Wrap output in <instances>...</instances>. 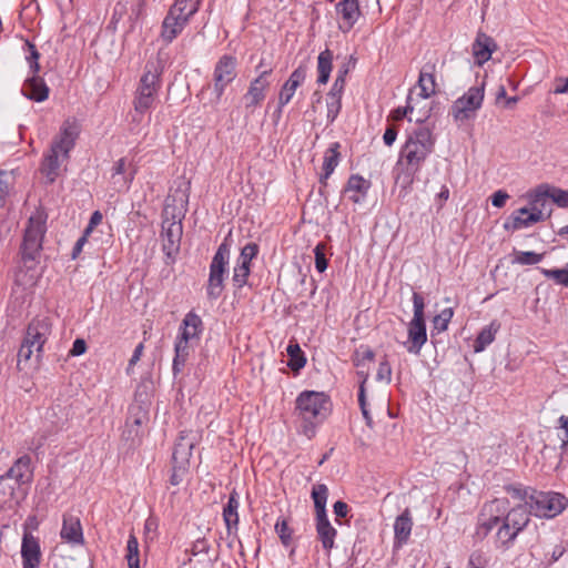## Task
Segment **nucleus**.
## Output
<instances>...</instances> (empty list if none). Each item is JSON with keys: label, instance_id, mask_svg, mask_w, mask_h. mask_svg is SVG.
Returning <instances> with one entry per match:
<instances>
[{"label": "nucleus", "instance_id": "obj_58", "mask_svg": "<svg viewBox=\"0 0 568 568\" xmlns=\"http://www.w3.org/2000/svg\"><path fill=\"white\" fill-rule=\"evenodd\" d=\"M523 227H528L526 217L517 215L516 213H513L504 224V229L507 231H516Z\"/></svg>", "mask_w": 568, "mask_h": 568}, {"label": "nucleus", "instance_id": "obj_28", "mask_svg": "<svg viewBox=\"0 0 568 568\" xmlns=\"http://www.w3.org/2000/svg\"><path fill=\"white\" fill-rule=\"evenodd\" d=\"M417 87L419 88V97L423 99H428L432 95L436 94L437 91V82H436V63L435 62H426L418 75Z\"/></svg>", "mask_w": 568, "mask_h": 568}, {"label": "nucleus", "instance_id": "obj_6", "mask_svg": "<svg viewBox=\"0 0 568 568\" xmlns=\"http://www.w3.org/2000/svg\"><path fill=\"white\" fill-rule=\"evenodd\" d=\"M162 73L163 65L159 59L145 63L133 100L138 113L143 114L153 106L162 87Z\"/></svg>", "mask_w": 568, "mask_h": 568}, {"label": "nucleus", "instance_id": "obj_3", "mask_svg": "<svg viewBox=\"0 0 568 568\" xmlns=\"http://www.w3.org/2000/svg\"><path fill=\"white\" fill-rule=\"evenodd\" d=\"M80 135V125L74 119L65 120L60 126L59 133L53 138L50 149L44 153L41 162V172L50 183L59 176L61 162L70 159V152L74 149Z\"/></svg>", "mask_w": 568, "mask_h": 568}, {"label": "nucleus", "instance_id": "obj_8", "mask_svg": "<svg viewBox=\"0 0 568 568\" xmlns=\"http://www.w3.org/2000/svg\"><path fill=\"white\" fill-rule=\"evenodd\" d=\"M23 52L26 53V60L32 72V75L24 81L22 87V94L29 100L43 102L49 98L50 89L43 78L38 75L40 71V53L37 47L29 40L24 41Z\"/></svg>", "mask_w": 568, "mask_h": 568}, {"label": "nucleus", "instance_id": "obj_49", "mask_svg": "<svg viewBox=\"0 0 568 568\" xmlns=\"http://www.w3.org/2000/svg\"><path fill=\"white\" fill-rule=\"evenodd\" d=\"M540 273L556 284L568 287V268H540Z\"/></svg>", "mask_w": 568, "mask_h": 568}, {"label": "nucleus", "instance_id": "obj_54", "mask_svg": "<svg viewBox=\"0 0 568 568\" xmlns=\"http://www.w3.org/2000/svg\"><path fill=\"white\" fill-rule=\"evenodd\" d=\"M313 251L315 255V268L317 272L323 273L328 266V260L325 254L326 245L321 242L314 247Z\"/></svg>", "mask_w": 568, "mask_h": 568}, {"label": "nucleus", "instance_id": "obj_24", "mask_svg": "<svg viewBox=\"0 0 568 568\" xmlns=\"http://www.w3.org/2000/svg\"><path fill=\"white\" fill-rule=\"evenodd\" d=\"M371 186L372 183L369 180H366L359 174H352L348 178L342 194L346 195L351 202L361 204L365 201Z\"/></svg>", "mask_w": 568, "mask_h": 568}, {"label": "nucleus", "instance_id": "obj_37", "mask_svg": "<svg viewBox=\"0 0 568 568\" xmlns=\"http://www.w3.org/2000/svg\"><path fill=\"white\" fill-rule=\"evenodd\" d=\"M231 233L224 239V241L219 245L212 261L210 267L217 268L219 271L229 273V263H230V244Z\"/></svg>", "mask_w": 568, "mask_h": 568}, {"label": "nucleus", "instance_id": "obj_7", "mask_svg": "<svg viewBox=\"0 0 568 568\" xmlns=\"http://www.w3.org/2000/svg\"><path fill=\"white\" fill-rule=\"evenodd\" d=\"M311 497L315 510L316 537L325 554L329 556L332 549L335 547L337 530L333 527L327 517L326 503L328 498V487L325 484H315L312 488Z\"/></svg>", "mask_w": 568, "mask_h": 568}, {"label": "nucleus", "instance_id": "obj_55", "mask_svg": "<svg viewBox=\"0 0 568 568\" xmlns=\"http://www.w3.org/2000/svg\"><path fill=\"white\" fill-rule=\"evenodd\" d=\"M189 471L187 464L172 463V473L170 476V484L172 486L180 485Z\"/></svg>", "mask_w": 568, "mask_h": 568}, {"label": "nucleus", "instance_id": "obj_33", "mask_svg": "<svg viewBox=\"0 0 568 568\" xmlns=\"http://www.w3.org/2000/svg\"><path fill=\"white\" fill-rule=\"evenodd\" d=\"M202 0H175L169 8L168 13L173 14L176 19H183L187 26L193 16L200 10Z\"/></svg>", "mask_w": 568, "mask_h": 568}, {"label": "nucleus", "instance_id": "obj_62", "mask_svg": "<svg viewBox=\"0 0 568 568\" xmlns=\"http://www.w3.org/2000/svg\"><path fill=\"white\" fill-rule=\"evenodd\" d=\"M327 120L333 123L337 118L342 109V99H335V101H327Z\"/></svg>", "mask_w": 568, "mask_h": 568}, {"label": "nucleus", "instance_id": "obj_41", "mask_svg": "<svg viewBox=\"0 0 568 568\" xmlns=\"http://www.w3.org/2000/svg\"><path fill=\"white\" fill-rule=\"evenodd\" d=\"M286 352L288 355L287 366L293 372H300L306 365V357L298 343L291 341Z\"/></svg>", "mask_w": 568, "mask_h": 568}, {"label": "nucleus", "instance_id": "obj_12", "mask_svg": "<svg viewBox=\"0 0 568 568\" xmlns=\"http://www.w3.org/2000/svg\"><path fill=\"white\" fill-rule=\"evenodd\" d=\"M507 507H509V500L507 498H495L485 503L478 515L476 536L484 539L496 526H500L503 515L506 513Z\"/></svg>", "mask_w": 568, "mask_h": 568}, {"label": "nucleus", "instance_id": "obj_23", "mask_svg": "<svg viewBox=\"0 0 568 568\" xmlns=\"http://www.w3.org/2000/svg\"><path fill=\"white\" fill-rule=\"evenodd\" d=\"M211 544L205 537L197 538L191 545L187 552L195 558L194 568H213L219 555H211Z\"/></svg>", "mask_w": 568, "mask_h": 568}, {"label": "nucleus", "instance_id": "obj_50", "mask_svg": "<svg viewBox=\"0 0 568 568\" xmlns=\"http://www.w3.org/2000/svg\"><path fill=\"white\" fill-rule=\"evenodd\" d=\"M12 172L0 169V206H4L6 199L12 185Z\"/></svg>", "mask_w": 568, "mask_h": 568}, {"label": "nucleus", "instance_id": "obj_63", "mask_svg": "<svg viewBox=\"0 0 568 568\" xmlns=\"http://www.w3.org/2000/svg\"><path fill=\"white\" fill-rule=\"evenodd\" d=\"M486 558L481 551H474L468 559V568H485Z\"/></svg>", "mask_w": 568, "mask_h": 568}, {"label": "nucleus", "instance_id": "obj_27", "mask_svg": "<svg viewBox=\"0 0 568 568\" xmlns=\"http://www.w3.org/2000/svg\"><path fill=\"white\" fill-rule=\"evenodd\" d=\"M335 9L342 17L343 22L339 24V29L343 32H348L362 16L358 0H339Z\"/></svg>", "mask_w": 568, "mask_h": 568}, {"label": "nucleus", "instance_id": "obj_57", "mask_svg": "<svg viewBox=\"0 0 568 568\" xmlns=\"http://www.w3.org/2000/svg\"><path fill=\"white\" fill-rule=\"evenodd\" d=\"M551 202L559 207H568V190H561L550 185Z\"/></svg>", "mask_w": 568, "mask_h": 568}, {"label": "nucleus", "instance_id": "obj_56", "mask_svg": "<svg viewBox=\"0 0 568 568\" xmlns=\"http://www.w3.org/2000/svg\"><path fill=\"white\" fill-rule=\"evenodd\" d=\"M412 100H413L412 95L408 94L406 105L398 106V108L394 109L390 112L389 118L393 121H402L404 118H406L409 113H412L414 111V106L412 105Z\"/></svg>", "mask_w": 568, "mask_h": 568}, {"label": "nucleus", "instance_id": "obj_53", "mask_svg": "<svg viewBox=\"0 0 568 568\" xmlns=\"http://www.w3.org/2000/svg\"><path fill=\"white\" fill-rule=\"evenodd\" d=\"M376 381L386 384L392 383V366L386 354L382 357L378 364V368L376 372Z\"/></svg>", "mask_w": 568, "mask_h": 568}, {"label": "nucleus", "instance_id": "obj_36", "mask_svg": "<svg viewBox=\"0 0 568 568\" xmlns=\"http://www.w3.org/2000/svg\"><path fill=\"white\" fill-rule=\"evenodd\" d=\"M229 273L210 267L209 280L206 283V296L210 301H216L224 291V280Z\"/></svg>", "mask_w": 568, "mask_h": 568}, {"label": "nucleus", "instance_id": "obj_51", "mask_svg": "<svg viewBox=\"0 0 568 568\" xmlns=\"http://www.w3.org/2000/svg\"><path fill=\"white\" fill-rule=\"evenodd\" d=\"M375 359V352L368 346H361L352 356L354 366L362 367L365 362H373Z\"/></svg>", "mask_w": 568, "mask_h": 568}, {"label": "nucleus", "instance_id": "obj_16", "mask_svg": "<svg viewBox=\"0 0 568 568\" xmlns=\"http://www.w3.org/2000/svg\"><path fill=\"white\" fill-rule=\"evenodd\" d=\"M149 422V409L142 403H134L129 407L123 436L133 444L142 437L141 427Z\"/></svg>", "mask_w": 568, "mask_h": 568}, {"label": "nucleus", "instance_id": "obj_32", "mask_svg": "<svg viewBox=\"0 0 568 568\" xmlns=\"http://www.w3.org/2000/svg\"><path fill=\"white\" fill-rule=\"evenodd\" d=\"M413 528L410 510L406 508L394 523V540L400 547L407 544Z\"/></svg>", "mask_w": 568, "mask_h": 568}, {"label": "nucleus", "instance_id": "obj_39", "mask_svg": "<svg viewBox=\"0 0 568 568\" xmlns=\"http://www.w3.org/2000/svg\"><path fill=\"white\" fill-rule=\"evenodd\" d=\"M499 329V324L491 322L488 326L484 327L477 335L474 342V351L476 353L483 352L495 339V335Z\"/></svg>", "mask_w": 568, "mask_h": 568}, {"label": "nucleus", "instance_id": "obj_14", "mask_svg": "<svg viewBox=\"0 0 568 568\" xmlns=\"http://www.w3.org/2000/svg\"><path fill=\"white\" fill-rule=\"evenodd\" d=\"M237 64V58L233 54H223L216 61L213 70V84L217 99H221L226 87L236 79Z\"/></svg>", "mask_w": 568, "mask_h": 568}, {"label": "nucleus", "instance_id": "obj_44", "mask_svg": "<svg viewBox=\"0 0 568 568\" xmlns=\"http://www.w3.org/2000/svg\"><path fill=\"white\" fill-rule=\"evenodd\" d=\"M555 432L561 453L568 452V416L561 415L558 418Z\"/></svg>", "mask_w": 568, "mask_h": 568}, {"label": "nucleus", "instance_id": "obj_1", "mask_svg": "<svg viewBox=\"0 0 568 568\" xmlns=\"http://www.w3.org/2000/svg\"><path fill=\"white\" fill-rule=\"evenodd\" d=\"M435 138L428 126H419L408 134L400 148L396 169V183L409 187L422 170L427 158L433 153Z\"/></svg>", "mask_w": 568, "mask_h": 568}, {"label": "nucleus", "instance_id": "obj_35", "mask_svg": "<svg viewBox=\"0 0 568 568\" xmlns=\"http://www.w3.org/2000/svg\"><path fill=\"white\" fill-rule=\"evenodd\" d=\"M192 342L183 339L181 336H176L174 343V357L172 363V372L174 376H178L183 372L185 364L190 357Z\"/></svg>", "mask_w": 568, "mask_h": 568}, {"label": "nucleus", "instance_id": "obj_30", "mask_svg": "<svg viewBox=\"0 0 568 568\" xmlns=\"http://www.w3.org/2000/svg\"><path fill=\"white\" fill-rule=\"evenodd\" d=\"M239 494L233 489L230 494L226 505L223 507V520L229 535L236 534L239 530L240 516H239Z\"/></svg>", "mask_w": 568, "mask_h": 568}, {"label": "nucleus", "instance_id": "obj_21", "mask_svg": "<svg viewBox=\"0 0 568 568\" xmlns=\"http://www.w3.org/2000/svg\"><path fill=\"white\" fill-rule=\"evenodd\" d=\"M60 537L63 541L72 546L84 545V536L81 520L77 515H73L71 513L63 514Z\"/></svg>", "mask_w": 568, "mask_h": 568}, {"label": "nucleus", "instance_id": "obj_20", "mask_svg": "<svg viewBox=\"0 0 568 568\" xmlns=\"http://www.w3.org/2000/svg\"><path fill=\"white\" fill-rule=\"evenodd\" d=\"M33 477L34 469L32 466V459L28 454H24L14 460L7 473L0 477V480L14 479L18 486L22 487L30 486L33 481Z\"/></svg>", "mask_w": 568, "mask_h": 568}, {"label": "nucleus", "instance_id": "obj_45", "mask_svg": "<svg viewBox=\"0 0 568 568\" xmlns=\"http://www.w3.org/2000/svg\"><path fill=\"white\" fill-rule=\"evenodd\" d=\"M505 491L513 498L525 501L524 506H527V501H530V495L535 490L532 487H524L520 484H509L504 486Z\"/></svg>", "mask_w": 568, "mask_h": 568}, {"label": "nucleus", "instance_id": "obj_42", "mask_svg": "<svg viewBox=\"0 0 568 568\" xmlns=\"http://www.w3.org/2000/svg\"><path fill=\"white\" fill-rule=\"evenodd\" d=\"M59 432L60 428L57 425L39 429L28 443V449L37 454L44 446L45 442Z\"/></svg>", "mask_w": 568, "mask_h": 568}, {"label": "nucleus", "instance_id": "obj_4", "mask_svg": "<svg viewBox=\"0 0 568 568\" xmlns=\"http://www.w3.org/2000/svg\"><path fill=\"white\" fill-rule=\"evenodd\" d=\"M332 410L327 394L316 390H303L295 399V413L302 420V434L308 439L316 434V428L324 423Z\"/></svg>", "mask_w": 568, "mask_h": 568}, {"label": "nucleus", "instance_id": "obj_5", "mask_svg": "<svg viewBox=\"0 0 568 568\" xmlns=\"http://www.w3.org/2000/svg\"><path fill=\"white\" fill-rule=\"evenodd\" d=\"M52 332V324L48 317H34L27 326L24 336L18 351L17 367L22 371L34 355L36 364L41 362L43 346Z\"/></svg>", "mask_w": 568, "mask_h": 568}, {"label": "nucleus", "instance_id": "obj_60", "mask_svg": "<svg viewBox=\"0 0 568 568\" xmlns=\"http://www.w3.org/2000/svg\"><path fill=\"white\" fill-rule=\"evenodd\" d=\"M346 80H344L343 74H337L336 79L327 93V97H336V99H342Z\"/></svg>", "mask_w": 568, "mask_h": 568}, {"label": "nucleus", "instance_id": "obj_59", "mask_svg": "<svg viewBox=\"0 0 568 568\" xmlns=\"http://www.w3.org/2000/svg\"><path fill=\"white\" fill-rule=\"evenodd\" d=\"M551 212H552V209H549L547 213H544L537 209H530L528 216H526L528 226H531L532 224H536L538 222L546 221L547 219L550 217Z\"/></svg>", "mask_w": 568, "mask_h": 568}, {"label": "nucleus", "instance_id": "obj_40", "mask_svg": "<svg viewBox=\"0 0 568 568\" xmlns=\"http://www.w3.org/2000/svg\"><path fill=\"white\" fill-rule=\"evenodd\" d=\"M339 148L341 144L338 142H334L329 145V148L326 150L324 154L323 171L325 179H328L333 174L335 168L339 163Z\"/></svg>", "mask_w": 568, "mask_h": 568}, {"label": "nucleus", "instance_id": "obj_9", "mask_svg": "<svg viewBox=\"0 0 568 568\" xmlns=\"http://www.w3.org/2000/svg\"><path fill=\"white\" fill-rule=\"evenodd\" d=\"M529 508L519 504L508 508L503 515V523L498 527L496 537L503 547L509 548L517 536L525 530L530 521Z\"/></svg>", "mask_w": 568, "mask_h": 568}, {"label": "nucleus", "instance_id": "obj_31", "mask_svg": "<svg viewBox=\"0 0 568 568\" xmlns=\"http://www.w3.org/2000/svg\"><path fill=\"white\" fill-rule=\"evenodd\" d=\"M526 196L530 209H537L544 213L552 209L550 185L547 183L539 184L534 190H530L527 192Z\"/></svg>", "mask_w": 568, "mask_h": 568}, {"label": "nucleus", "instance_id": "obj_43", "mask_svg": "<svg viewBox=\"0 0 568 568\" xmlns=\"http://www.w3.org/2000/svg\"><path fill=\"white\" fill-rule=\"evenodd\" d=\"M125 559L128 561L129 568H140V550H139V541L135 537L134 532L129 535L126 541V555Z\"/></svg>", "mask_w": 568, "mask_h": 568}, {"label": "nucleus", "instance_id": "obj_25", "mask_svg": "<svg viewBox=\"0 0 568 568\" xmlns=\"http://www.w3.org/2000/svg\"><path fill=\"white\" fill-rule=\"evenodd\" d=\"M497 48L498 45L496 41L490 36L484 32H478L471 45L475 63L478 67H483L488 60H490L491 54L497 50Z\"/></svg>", "mask_w": 568, "mask_h": 568}, {"label": "nucleus", "instance_id": "obj_48", "mask_svg": "<svg viewBox=\"0 0 568 568\" xmlns=\"http://www.w3.org/2000/svg\"><path fill=\"white\" fill-rule=\"evenodd\" d=\"M454 315L453 308H444L439 314L434 316L433 318V331L432 336L434 335V332L442 333L447 329L448 324Z\"/></svg>", "mask_w": 568, "mask_h": 568}, {"label": "nucleus", "instance_id": "obj_2", "mask_svg": "<svg viewBox=\"0 0 568 568\" xmlns=\"http://www.w3.org/2000/svg\"><path fill=\"white\" fill-rule=\"evenodd\" d=\"M44 233V224L30 217L19 250L20 261L14 273L16 284L26 285L34 281V275L29 273L40 263Z\"/></svg>", "mask_w": 568, "mask_h": 568}, {"label": "nucleus", "instance_id": "obj_61", "mask_svg": "<svg viewBox=\"0 0 568 568\" xmlns=\"http://www.w3.org/2000/svg\"><path fill=\"white\" fill-rule=\"evenodd\" d=\"M357 397H358V405H359L362 415L365 419V423L369 428H373L374 423H373V417L367 407L366 395H363V393H362V394H358Z\"/></svg>", "mask_w": 568, "mask_h": 568}, {"label": "nucleus", "instance_id": "obj_38", "mask_svg": "<svg viewBox=\"0 0 568 568\" xmlns=\"http://www.w3.org/2000/svg\"><path fill=\"white\" fill-rule=\"evenodd\" d=\"M333 69V52L325 49L317 57V83L326 84Z\"/></svg>", "mask_w": 568, "mask_h": 568}, {"label": "nucleus", "instance_id": "obj_29", "mask_svg": "<svg viewBox=\"0 0 568 568\" xmlns=\"http://www.w3.org/2000/svg\"><path fill=\"white\" fill-rule=\"evenodd\" d=\"M195 436L192 432L182 430L179 434L172 454V463L187 464L195 446Z\"/></svg>", "mask_w": 568, "mask_h": 568}, {"label": "nucleus", "instance_id": "obj_64", "mask_svg": "<svg viewBox=\"0 0 568 568\" xmlns=\"http://www.w3.org/2000/svg\"><path fill=\"white\" fill-rule=\"evenodd\" d=\"M398 130L395 125H388L384 132L383 141L385 145L392 146L396 141Z\"/></svg>", "mask_w": 568, "mask_h": 568}, {"label": "nucleus", "instance_id": "obj_52", "mask_svg": "<svg viewBox=\"0 0 568 568\" xmlns=\"http://www.w3.org/2000/svg\"><path fill=\"white\" fill-rule=\"evenodd\" d=\"M126 170V160L125 158L119 159L113 168H112V179H115L118 175H123L122 181L123 184L129 187L134 179L135 171L131 172L129 175H124Z\"/></svg>", "mask_w": 568, "mask_h": 568}, {"label": "nucleus", "instance_id": "obj_47", "mask_svg": "<svg viewBox=\"0 0 568 568\" xmlns=\"http://www.w3.org/2000/svg\"><path fill=\"white\" fill-rule=\"evenodd\" d=\"M544 258V253H536L531 251H515L513 263L520 265H535Z\"/></svg>", "mask_w": 568, "mask_h": 568}, {"label": "nucleus", "instance_id": "obj_46", "mask_svg": "<svg viewBox=\"0 0 568 568\" xmlns=\"http://www.w3.org/2000/svg\"><path fill=\"white\" fill-rule=\"evenodd\" d=\"M275 531L284 547H288L293 542V528L284 517H280L275 523Z\"/></svg>", "mask_w": 568, "mask_h": 568}, {"label": "nucleus", "instance_id": "obj_11", "mask_svg": "<svg viewBox=\"0 0 568 568\" xmlns=\"http://www.w3.org/2000/svg\"><path fill=\"white\" fill-rule=\"evenodd\" d=\"M414 315L407 327L408 341L405 344L408 353L419 355L422 347L427 342V331L425 322V301L424 297L417 293H413Z\"/></svg>", "mask_w": 568, "mask_h": 568}, {"label": "nucleus", "instance_id": "obj_18", "mask_svg": "<svg viewBox=\"0 0 568 568\" xmlns=\"http://www.w3.org/2000/svg\"><path fill=\"white\" fill-rule=\"evenodd\" d=\"M307 75V65L300 64L288 77L285 83L282 85L278 93V105L274 115L277 118L282 114V109L292 100L293 95L296 92V89L302 85Z\"/></svg>", "mask_w": 568, "mask_h": 568}, {"label": "nucleus", "instance_id": "obj_19", "mask_svg": "<svg viewBox=\"0 0 568 568\" xmlns=\"http://www.w3.org/2000/svg\"><path fill=\"white\" fill-rule=\"evenodd\" d=\"M273 73V69L268 68L260 72V74L253 79L248 85L246 93L243 99L245 101L246 109H253L264 101L266 97V91L268 90L271 83L268 81V77Z\"/></svg>", "mask_w": 568, "mask_h": 568}, {"label": "nucleus", "instance_id": "obj_13", "mask_svg": "<svg viewBox=\"0 0 568 568\" xmlns=\"http://www.w3.org/2000/svg\"><path fill=\"white\" fill-rule=\"evenodd\" d=\"M485 95V82L480 85L470 87L450 108V114L456 122H465L475 116L481 108Z\"/></svg>", "mask_w": 568, "mask_h": 568}, {"label": "nucleus", "instance_id": "obj_22", "mask_svg": "<svg viewBox=\"0 0 568 568\" xmlns=\"http://www.w3.org/2000/svg\"><path fill=\"white\" fill-rule=\"evenodd\" d=\"M21 557L23 568H39L42 557L40 542L27 529H24L22 536Z\"/></svg>", "mask_w": 568, "mask_h": 568}, {"label": "nucleus", "instance_id": "obj_34", "mask_svg": "<svg viewBox=\"0 0 568 568\" xmlns=\"http://www.w3.org/2000/svg\"><path fill=\"white\" fill-rule=\"evenodd\" d=\"M185 27L183 19H176L173 14L166 13L161 24L160 38L165 44H170L182 33Z\"/></svg>", "mask_w": 568, "mask_h": 568}, {"label": "nucleus", "instance_id": "obj_15", "mask_svg": "<svg viewBox=\"0 0 568 568\" xmlns=\"http://www.w3.org/2000/svg\"><path fill=\"white\" fill-rule=\"evenodd\" d=\"M260 247L256 243L250 242L241 248L240 256L233 267L232 284L235 290H241L248 283L252 260L258 254Z\"/></svg>", "mask_w": 568, "mask_h": 568}, {"label": "nucleus", "instance_id": "obj_10", "mask_svg": "<svg viewBox=\"0 0 568 568\" xmlns=\"http://www.w3.org/2000/svg\"><path fill=\"white\" fill-rule=\"evenodd\" d=\"M529 514L538 518L551 519L560 515L568 507V498L557 491L535 490L527 501Z\"/></svg>", "mask_w": 568, "mask_h": 568}, {"label": "nucleus", "instance_id": "obj_17", "mask_svg": "<svg viewBox=\"0 0 568 568\" xmlns=\"http://www.w3.org/2000/svg\"><path fill=\"white\" fill-rule=\"evenodd\" d=\"M182 234L183 226L181 221L165 219L162 222V250L171 260H174L180 252Z\"/></svg>", "mask_w": 568, "mask_h": 568}, {"label": "nucleus", "instance_id": "obj_26", "mask_svg": "<svg viewBox=\"0 0 568 568\" xmlns=\"http://www.w3.org/2000/svg\"><path fill=\"white\" fill-rule=\"evenodd\" d=\"M204 331V323L199 314L190 311L179 327L178 335L190 342H199Z\"/></svg>", "mask_w": 568, "mask_h": 568}]
</instances>
